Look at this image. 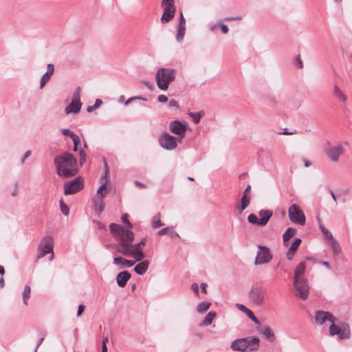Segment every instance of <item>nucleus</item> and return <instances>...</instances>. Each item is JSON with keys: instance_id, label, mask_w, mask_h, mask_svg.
<instances>
[{"instance_id": "0eeeda50", "label": "nucleus", "mask_w": 352, "mask_h": 352, "mask_svg": "<svg viewBox=\"0 0 352 352\" xmlns=\"http://www.w3.org/2000/svg\"><path fill=\"white\" fill-rule=\"evenodd\" d=\"M266 296V289L262 287H252L249 292L251 302L257 306L263 304Z\"/></svg>"}, {"instance_id": "423d86ee", "label": "nucleus", "mask_w": 352, "mask_h": 352, "mask_svg": "<svg viewBox=\"0 0 352 352\" xmlns=\"http://www.w3.org/2000/svg\"><path fill=\"white\" fill-rule=\"evenodd\" d=\"M289 218L293 223L304 226L306 222L305 215L296 204L290 206L288 210Z\"/></svg>"}, {"instance_id": "a19ab883", "label": "nucleus", "mask_w": 352, "mask_h": 352, "mask_svg": "<svg viewBox=\"0 0 352 352\" xmlns=\"http://www.w3.org/2000/svg\"><path fill=\"white\" fill-rule=\"evenodd\" d=\"M248 221L249 223L260 226L259 219L257 216L254 214H250L248 217Z\"/></svg>"}, {"instance_id": "79ce46f5", "label": "nucleus", "mask_w": 352, "mask_h": 352, "mask_svg": "<svg viewBox=\"0 0 352 352\" xmlns=\"http://www.w3.org/2000/svg\"><path fill=\"white\" fill-rule=\"evenodd\" d=\"M189 116L192 118L195 124H197L200 122L201 113V112H195V113H189Z\"/></svg>"}, {"instance_id": "f257e3e1", "label": "nucleus", "mask_w": 352, "mask_h": 352, "mask_svg": "<svg viewBox=\"0 0 352 352\" xmlns=\"http://www.w3.org/2000/svg\"><path fill=\"white\" fill-rule=\"evenodd\" d=\"M109 230L118 243L109 246L114 247L117 252L127 257H132L136 261L144 259L145 255L143 249L146 243V238H142L140 242L133 244L134 233L131 230H124L123 226L114 223L109 225Z\"/></svg>"}, {"instance_id": "bf43d9fd", "label": "nucleus", "mask_w": 352, "mask_h": 352, "mask_svg": "<svg viewBox=\"0 0 352 352\" xmlns=\"http://www.w3.org/2000/svg\"><path fill=\"white\" fill-rule=\"evenodd\" d=\"M157 100L160 102L164 103L168 101V98L165 95H160Z\"/></svg>"}, {"instance_id": "dca6fc26", "label": "nucleus", "mask_w": 352, "mask_h": 352, "mask_svg": "<svg viewBox=\"0 0 352 352\" xmlns=\"http://www.w3.org/2000/svg\"><path fill=\"white\" fill-rule=\"evenodd\" d=\"M61 133L64 135H68L72 139L73 142H74V149L73 150H74V151H77L78 146V145L80 144V137L68 129H62Z\"/></svg>"}, {"instance_id": "473e14b6", "label": "nucleus", "mask_w": 352, "mask_h": 352, "mask_svg": "<svg viewBox=\"0 0 352 352\" xmlns=\"http://www.w3.org/2000/svg\"><path fill=\"white\" fill-rule=\"evenodd\" d=\"M30 294H31V288L29 285H26L25 287L24 290L22 294L23 303L25 305H28V300L30 298Z\"/></svg>"}, {"instance_id": "aec40b11", "label": "nucleus", "mask_w": 352, "mask_h": 352, "mask_svg": "<svg viewBox=\"0 0 352 352\" xmlns=\"http://www.w3.org/2000/svg\"><path fill=\"white\" fill-rule=\"evenodd\" d=\"M258 331L259 333L262 334L268 341L272 342L275 340V334L268 326H264Z\"/></svg>"}, {"instance_id": "3c124183", "label": "nucleus", "mask_w": 352, "mask_h": 352, "mask_svg": "<svg viewBox=\"0 0 352 352\" xmlns=\"http://www.w3.org/2000/svg\"><path fill=\"white\" fill-rule=\"evenodd\" d=\"M168 106H169V107H174L176 109H178L179 107L178 102L173 99L170 100L168 101Z\"/></svg>"}, {"instance_id": "2f4dec72", "label": "nucleus", "mask_w": 352, "mask_h": 352, "mask_svg": "<svg viewBox=\"0 0 352 352\" xmlns=\"http://www.w3.org/2000/svg\"><path fill=\"white\" fill-rule=\"evenodd\" d=\"M151 225L153 228H157L163 225L161 221L160 213L156 214L152 219Z\"/></svg>"}, {"instance_id": "a18cd8bd", "label": "nucleus", "mask_w": 352, "mask_h": 352, "mask_svg": "<svg viewBox=\"0 0 352 352\" xmlns=\"http://www.w3.org/2000/svg\"><path fill=\"white\" fill-rule=\"evenodd\" d=\"M124 258L121 256L115 257L113 258V263L116 265H120V268L121 269L124 267Z\"/></svg>"}, {"instance_id": "c85d7f7f", "label": "nucleus", "mask_w": 352, "mask_h": 352, "mask_svg": "<svg viewBox=\"0 0 352 352\" xmlns=\"http://www.w3.org/2000/svg\"><path fill=\"white\" fill-rule=\"evenodd\" d=\"M296 230L293 228H288L283 235V243L285 246L289 245V239L296 234Z\"/></svg>"}, {"instance_id": "f03ea898", "label": "nucleus", "mask_w": 352, "mask_h": 352, "mask_svg": "<svg viewBox=\"0 0 352 352\" xmlns=\"http://www.w3.org/2000/svg\"><path fill=\"white\" fill-rule=\"evenodd\" d=\"M57 173L64 177H71L76 173V159L69 153H64L54 158Z\"/></svg>"}, {"instance_id": "c756f323", "label": "nucleus", "mask_w": 352, "mask_h": 352, "mask_svg": "<svg viewBox=\"0 0 352 352\" xmlns=\"http://www.w3.org/2000/svg\"><path fill=\"white\" fill-rule=\"evenodd\" d=\"M211 306V303L208 301H203L199 302L197 307V311L199 314L206 313Z\"/></svg>"}, {"instance_id": "393cba45", "label": "nucleus", "mask_w": 352, "mask_h": 352, "mask_svg": "<svg viewBox=\"0 0 352 352\" xmlns=\"http://www.w3.org/2000/svg\"><path fill=\"white\" fill-rule=\"evenodd\" d=\"M250 202V195H243L241 199V204L236 206V210H238L239 214H241L243 211L249 206Z\"/></svg>"}, {"instance_id": "5fc2aeb1", "label": "nucleus", "mask_w": 352, "mask_h": 352, "mask_svg": "<svg viewBox=\"0 0 352 352\" xmlns=\"http://www.w3.org/2000/svg\"><path fill=\"white\" fill-rule=\"evenodd\" d=\"M169 230H170V228L169 227H166V228H164L160 230H159L157 232V234L158 235H160V236H162V235H164V234H168L169 232Z\"/></svg>"}, {"instance_id": "13d9d810", "label": "nucleus", "mask_w": 352, "mask_h": 352, "mask_svg": "<svg viewBox=\"0 0 352 352\" xmlns=\"http://www.w3.org/2000/svg\"><path fill=\"white\" fill-rule=\"evenodd\" d=\"M236 307L243 313H245V311H246L248 309L244 305L240 303H236Z\"/></svg>"}, {"instance_id": "7c9ffc66", "label": "nucleus", "mask_w": 352, "mask_h": 352, "mask_svg": "<svg viewBox=\"0 0 352 352\" xmlns=\"http://www.w3.org/2000/svg\"><path fill=\"white\" fill-rule=\"evenodd\" d=\"M327 243L331 246L335 254H338L340 252V245L335 239L333 238L329 241H327Z\"/></svg>"}, {"instance_id": "49530a36", "label": "nucleus", "mask_w": 352, "mask_h": 352, "mask_svg": "<svg viewBox=\"0 0 352 352\" xmlns=\"http://www.w3.org/2000/svg\"><path fill=\"white\" fill-rule=\"evenodd\" d=\"M104 177L107 179V182H109V167L107 166V162H105V164H104V173L103 175L102 176L100 180L103 181Z\"/></svg>"}, {"instance_id": "6e6552de", "label": "nucleus", "mask_w": 352, "mask_h": 352, "mask_svg": "<svg viewBox=\"0 0 352 352\" xmlns=\"http://www.w3.org/2000/svg\"><path fill=\"white\" fill-rule=\"evenodd\" d=\"M257 252L254 263L256 265H262L269 263L272 258V254L269 248L263 245H258Z\"/></svg>"}, {"instance_id": "ddd939ff", "label": "nucleus", "mask_w": 352, "mask_h": 352, "mask_svg": "<svg viewBox=\"0 0 352 352\" xmlns=\"http://www.w3.org/2000/svg\"><path fill=\"white\" fill-rule=\"evenodd\" d=\"M329 334L332 336H338L340 339H346L349 338L350 336V331L349 329H341L340 327L335 324L334 323H332L329 329Z\"/></svg>"}, {"instance_id": "f8f14e48", "label": "nucleus", "mask_w": 352, "mask_h": 352, "mask_svg": "<svg viewBox=\"0 0 352 352\" xmlns=\"http://www.w3.org/2000/svg\"><path fill=\"white\" fill-rule=\"evenodd\" d=\"M314 319L318 324H323L326 321L335 323L337 319L329 311H316L315 312Z\"/></svg>"}, {"instance_id": "c9c22d12", "label": "nucleus", "mask_w": 352, "mask_h": 352, "mask_svg": "<svg viewBox=\"0 0 352 352\" xmlns=\"http://www.w3.org/2000/svg\"><path fill=\"white\" fill-rule=\"evenodd\" d=\"M319 228L327 240L329 241L330 239L333 238L331 232L329 231L327 228H325V227L321 223H320Z\"/></svg>"}, {"instance_id": "ea45409f", "label": "nucleus", "mask_w": 352, "mask_h": 352, "mask_svg": "<svg viewBox=\"0 0 352 352\" xmlns=\"http://www.w3.org/2000/svg\"><path fill=\"white\" fill-rule=\"evenodd\" d=\"M301 242H302L301 239H300V238L295 239V240L294 241V242L289 247V250H290L291 252L294 251L296 252V251L298 248L299 245H300Z\"/></svg>"}, {"instance_id": "6ab92c4d", "label": "nucleus", "mask_w": 352, "mask_h": 352, "mask_svg": "<svg viewBox=\"0 0 352 352\" xmlns=\"http://www.w3.org/2000/svg\"><path fill=\"white\" fill-rule=\"evenodd\" d=\"M131 274L127 271L120 272L116 277V281L119 287H124L127 281L131 278Z\"/></svg>"}, {"instance_id": "37998d69", "label": "nucleus", "mask_w": 352, "mask_h": 352, "mask_svg": "<svg viewBox=\"0 0 352 352\" xmlns=\"http://www.w3.org/2000/svg\"><path fill=\"white\" fill-rule=\"evenodd\" d=\"M162 6L164 8H176L174 5V0H162Z\"/></svg>"}, {"instance_id": "603ef678", "label": "nucleus", "mask_w": 352, "mask_h": 352, "mask_svg": "<svg viewBox=\"0 0 352 352\" xmlns=\"http://www.w3.org/2000/svg\"><path fill=\"white\" fill-rule=\"evenodd\" d=\"M179 26H186V19L182 12H180Z\"/></svg>"}, {"instance_id": "7ed1b4c3", "label": "nucleus", "mask_w": 352, "mask_h": 352, "mask_svg": "<svg viewBox=\"0 0 352 352\" xmlns=\"http://www.w3.org/2000/svg\"><path fill=\"white\" fill-rule=\"evenodd\" d=\"M175 69L172 68H159L155 74L157 87L162 91L167 90L170 83L175 78Z\"/></svg>"}, {"instance_id": "f3484780", "label": "nucleus", "mask_w": 352, "mask_h": 352, "mask_svg": "<svg viewBox=\"0 0 352 352\" xmlns=\"http://www.w3.org/2000/svg\"><path fill=\"white\" fill-rule=\"evenodd\" d=\"M47 72L42 76L41 78V89H42L46 85V83L50 80V78L54 72V66L52 63H49L47 66Z\"/></svg>"}, {"instance_id": "bb28decb", "label": "nucleus", "mask_w": 352, "mask_h": 352, "mask_svg": "<svg viewBox=\"0 0 352 352\" xmlns=\"http://www.w3.org/2000/svg\"><path fill=\"white\" fill-rule=\"evenodd\" d=\"M102 185L98 188L97 190V195L100 197V198L103 199L106 197V195L108 192L107 189V179L104 177L103 181H101Z\"/></svg>"}, {"instance_id": "b1692460", "label": "nucleus", "mask_w": 352, "mask_h": 352, "mask_svg": "<svg viewBox=\"0 0 352 352\" xmlns=\"http://www.w3.org/2000/svg\"><path fill=\"white\" fill-rule=\"evenodd\" d=\"M140 261V263L135 266L134 271L138 275H143L148 268L149 261L148 260H142Z\"/></svg>"}, {"instance_id": "4468645a", "label": "nucleus", "mask_w": 352, "mask_h": 352, "mask_svg": "<svg viewBox=\"0 0 352 352\" xmlns=\"http://www.w3.org/2000/svg\"><path fill=\"white\" fill-rule=\"evenodd\" d=\"M326 153L333 162H337L343 153V148L340 144L331 146L327 149Z\"/></svg>"}, {"instance_id": "a878e982", "label": "nucleus", "mask_w": 352, "mask_h": 352, "mask_svg": "<svg viewBox=\"0 0 352 352\" xmlns=\"http://www.w3.org/2000/svg\"><path fill=\"white\" fill-rule=\"evenodd\" d=\"M305 271V263L300 262L295 269L294 271V280L303 279L302 277Z\"/></svg>"}, {"instance_id": "e433bc0d", "label": "nucleus", "mask_w": 352, "mask_h": 352, "mask_svg": "<svg viewBox=\"0 0 352 352\" xmlns=\"http://www.w3.org/2000/svg\"><path fill=\"white\" fill-rule=\"evenodd\" d=\"M104 207V204L102 201V199L100 198V200H97L95 201L94 204V210L98 212L99 214L101 213Z\"/></svg>"}, {"instance_id": "9b49d317", "label": "nucleus", "mask_w": 352, "mask_h": 352, "mask_svg": "<svg viewBox=\"0 0 352 352\" xmlns=\"http://www.w3.org/2000/svg\"><path fill=\"white\" fill-rule=\"evenodd\" d=\"M188 126L187 122L174 120L169 124V131L179 137H182L183 138L185 135Z\"/></svg>"}, {"instance_id": "de8ad7c7", "label": "nucleus", "mask_w": 352, "mask_h": 352, "mask_svg": "<svg viewBox=\"0 0 352 352\" xmlns=\"http://www.w3.org/2000/svg\"><path fill=\"white\" fill-rule=\"evenodd\" d=\"M80 88L78 87L73 94L72 101L80 102Z\"/></svg>"}, {"instance_id": "1a4fd4ad", "label": "nucleus", "mask_w": 352, "mask_h": 352, "mask_svg": "<svg viewBox=\"0 0 352 352\" xmlns=\"http://www.w3.org/2000/svg\"><path fill=\"white\" fill-rule=\"evenodd\" d=\"M296 296L305 300L308 297L309 287L305 279L294 280Z\"/></svg>"}, {"instance_id": "6e6d98bb", "label": "nucleus", "mask_w": 352, "mask_h": 352, "mask_svg": "<svg viewBox=\"0 0 352 352\" xmlns=\"http://www.w3.org/2000/svg\"><path fill=\"white\" fill-rule=\"evenodd\" d=\"M218 26L220 27L221 30L223 34H227L228 32V26L226 25L222 24V23H219V24H218Z\"/></svg>"}, {"instance_id": "052dcab7", "label": "nucleus", "mask_w": 352, "mask_h": 352, "mask_svg": "<svg viewBox=\"0 0 352 352\" xmlns=\"http://www.w3.org/2000/svg\"><path fill=\"white\" fill-rule=\"evenodd\" d=\"M191 289L195 293V294H199V286L197 283H192L191 285Z\"/></svg>"}, {"instance_id": "09e8293b", "label": "nucleus", "mask_w": 352, "mask_h": 352, "mask_svg": "<svg viewBox=\"0 0 352 352\" xmlns=\"http://www.w3.org/2000/svg\"><path fill=\"white\" fill-rule=\"evenodd\" d=\"M79 155H80L79 162H80V165H82L86 160V153L83 150H80Z\"/></svg>"}, {"instance_id": "f704fd0d", "label": "nucleus", "mask_w": 352, "mask_h": 352, "mask_svg": "<svg viewBox=\"0 0 352 352\" xmlns=\"http://www.w3.org/2000/svg\"><path fill=\"white\" fill-rule=\"evenodd\" d=\"M333 94L342 102H345L346 100V96L337 86H334Z\"/></svg>"}, {"instance_id": "39448f33", "label": "nucleus", "mask_w": 352, "mask_h": 352, "mask_svg": "<svg viewBox=\"0 0 352 352\" xmlns=\"http://www.w3.org/2000/svg\"><path fill=\"white\" fill-rule=\"evenodd\" d=\"M177 142H182V137H175L165 132L159 138L160 146L166 150H174L177 146Z\"/></svg>"}, {"instance_id": "774afa93", "label": "nucleus", "mask_w": 352, "mask_h": 352, "mask_svg": "<svg viewBox=\"0 0 352 352\" xmlns=\"http://www.w3.org/2000/svg\"><path fill=\"white\" fill-rule=\"evenodd\" d=\"M206 287H207V284L206 283H202L201 284V292L203 293H204V294H207Z\"/></svg>"}, {"instance_id": "a211bd4d", "label": "nucleus", "mask_w": 352, "mask_h": 352, "mask_svg": "<svg viewBox=\"0 0 352 352\" xmlns=\"http://www.w3.org/2000/svg\"><path fill=\"white\" fill-rule=\"evenodd\" d=\"M273 212L271 210H261L258 212L260 217L259 223L260 226H265L268 223L270 218L272 217Z\"/></svg>"}, {"instance_id": "4d7b16f0", "label": "nucleus", "mask_w": 352, "mask_h": 352, "mask_svg": "<svg viewBox=\"0 0 352 352\" xmlns=\"http://www.w3.org/2000/svg\"><path fill=\"white\" fill-rule=\"evenodd\" d=\"M135 264V261L132 260L124 259V266L126 267H132Z\"/></svg>"}, {"instance_id": "412c9836", "label": "nucleus", "mask_w": 352, "mask_h": 352, "mask_svg": "<svg viewBox=\"0 0 352 352\" xmlns=\"http://www.w3.org/2000/svg\"><path fill=\"white\" fill-rule=\"evenodd\" d=\"M164 9V10L161 17V22L166 23L169 22L174 17L176 8H166Z\"/></svg>"}, {"instance_id": "680f3d73", "label": "nucleus", "mask_w": 352, "mask_h": 352, "mask_svg": "<svg viewBox=\"0 0 352 352\" xmlns=\"http://www.w3.org/2000/svg\"><path fill=\"white\" fill-rule=\"evenodd\" d=\"M85 307L83 305H80L78 306L77 311V316H80L82 313L85 311Z\"/></svg>"}, {"instance_id": "864d4df0", "label": "nucleus", "mask_w": 352, "mask_h": 352, "mask_svg": "<svg viewBox=\"0 0 352 352\" xmlns=\"http://www.w3.org/2000/svg\"><path fill=\"white\" fill-rule=\"evenodd\" d=\"M243 17L241 16H228L225 19V21H241Z\"/></svg>"}, {"instance_id": "4c0bfd02", "label": "nucleus", "mask_w": 352, "mask_h": 352, "mask_svg": "<svg viewBox=\"0 0 352 352\" xmlns=\"http://www.w3.org/2000/svg\"><path fill=\"white\" fill-rule=\"evenodd\" d=\"M128 218H129L128 214H123L122 215V221L123 223L125 224V226L126 227V230H131L133 228V224L129 221Z\"/></svg>"}, {"instance_id": "4be33fe9", "label": "nucleus", "mask_w": 352, "mask_h": 352, "mask_svg": "<svg viewBox=\"0 0 352 352\" xmlns=\"http://www.w3.org/2000/svg\"><path fill=\"white\" fill-rule=\"evenodd\" d=\"M82 103L80 102L72 101L65 108V113L67 114H76L80 111Z\"/></svg>"}, {"instance_id": "e2e57ef3", "label": "nucleus", "mask_w": 352, "mask_h": 352, "mask_svg": "<svg viewBox=\"0 0 352 352\" xmlns=\"http://www.w3.org/2000/svg\"><path fill=\"white\" fill-rule=\"evenodd\" d=\"M31 155V151H28L25 153L23 158L21 159V163H23L25 162V160L29 157Z\"/></svg>"}, {"instance_id": "9d476101", "label": "nucleus", "mask_w": 352, "mask_h": 352, "mask_svg": "<svg viewBox=\"0 0 352 352\" xmlns=\"http://www.w3.org/2000/svg\"><path fill=\"white\" fill-rule=\"evenodd\" d=\"M83 188V181L77 177L74 179L66 182L64 185V191L65 195H73L82 190Z\"/></svg>"}, {"instance_id": "20e7f679", "label": "nucleus", "mask_w": 352, "mask_h": 352, "mask_svg": "<svg viewBox=\"0 0 352 352\" xmlns=\"http://www.w3.org/2000/svg\"><path fill=\"white\" fill-rule=\"evenodd\" d=\"M38 259L44 257L47 254L52 253L50 260H53V238L52 236L47 235L41 240L38 246Z\"/></svg>"}, {"instance_id": "58836bf2", "label": "nucleus", "mask_w": 352, "mask_h": 352, "mask_svg": "<svg viewBox=\"0 0 352 352\" xmlns=\"http://www.w3.org/2000/svg\"><path fill=\"white\" fill-rule=\"evenodd\" d=\"M102 104V101L100 99H96L95 101V104L92 106H89L87 108V111L91 113L98 109Z\"/></svg>"}, {"instance_id": "0e129e2a", "label": "nucleus", "mask_w": 352, "mask_h": 352, "mask_svg": "<svg viewBox=\"0 0 352 352\" xmlns=\"http://www.w3.org/2000/svg\"><path fill=\"white\" fill-rule=\"evenodd\" d=\"M297 67L302 69L303 67L302 62L299 56L296 57Z\"/></svg>"}, {"instance_id": "69168bd1", "label": "nucleus", "mask_w": 352, "mask_h": 352, "mask_svg": "<svg viewBox=\"0 0 352 352\" xmlns=\"http://www.w3.org/2000/svg\"><path fill=\"white\" fill-rule=\"evenodd\" d=\"M296 131H294V132L287 131V129H285V130L283 132L278 133V134H280V135H293V134H296Z\"/></svg>"}, {"instance_id": "8fccbe9b", "label": "nucleus", "mask_w": 352, "mask_h": 352, "mask_svg": "<svg viewBox=\"0 0 352 352\" xmlns=\"http://www.w3.org/2000/svg\"><path fill=\"white\" fill-rule=\"evenodd\" d=\"M135 100H144V101H147V99L146 98H144L143 97H141V96H136V97H131L130 98H129L126 102H125V104H129L131 102Z\"/></svg>"}, {"instance_id": "2eb2a0df", "label": "nucleus", "mask_w": 352, "mask_h": 352, "mask_svg": "<svg viewBox=\"0 0 352 352\" xmlns=\"http://www.w3.org/2000/svg\"><path fill=\"white\" fill-rule=\"evenodd\" d=\"M246 351H256L259 347L260 339L257 336L243 338Z\"/></svg>"}, {"instance_id": "5701e85b", "label": "nucleus", "mask_w": 352, "mask_h": 352, "mask_svg": "<svg viewBox=\"0 0 352 352\" xmlns=\"http://www.w3.org/2000/svg\"><path fill=\"white\" fill-rule=\"evenodd\" d=\"M244 338H239L231 343L230 348L235 351L246 352Z\"/></svg>"}, {"instance_id": "338daca9", "label": "nucleus", "mask_w": 352, "mask_h": 352, "mask_svg": "<svg viewBox=\"0 0 352 352\" xmlns=\"http://www.w3.org/2000/svg\"><path fill=\"white\" fill-rule=\"evenodd\" d=\"M295 254V252H291L290 250H288L287 252V257L289 260H292L294 255Z\"/></svg>"}, {"instance_id": "cd10ccee", "label": "nucleus", "mask_w": 352, "mask_h": 352, "mask_svg": "<svg viewBox=\"0 0 352 352\" xmlns=\"http://www.w3.org/2000/svg\"><path fill=\"white\" fill-rule=\"evenodd\" d=\"M217 314L214 311H210L205 317L204 320L200 323L201 327H207L212 324L213 320L216 318Z\"/></svg>"}, {"instance_id": "c03bdc74", "label": "nucleus", "mask_w": 352, "mask_h": 352, "mask_svg": "<svg viewBox=\"0 0 352 352\" xmlns=\"http://www.w3.org/2000/svg\"><path fill=\"white\" fill-rule=\"evenodd\" d=\"M59 202H60V210H61V212H63V214L65 216L68 215V214L69 212V209L67 207V206L64 203L63 199H60Z\"/></svg>"}, {"instance_id": "72a5a7b5", "label": "nucleus", "mask_w": 352, "mask_h": 352, "mask_svg": "<svg viewBox=\"0 0 352 352\" xmlns=\"http://www.w3.org/2000/svg\"><path fill=\"white\" fill-rule=\"evenodd\" d=\"M186 32V26H178L177 34H176V40L178 42H182Z\"/></svg>"}]
</instances>
